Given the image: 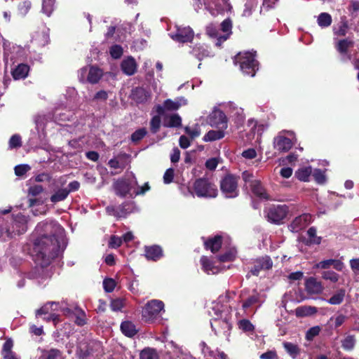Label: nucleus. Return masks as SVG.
Segmentation results:
<instances>
[{"label": "nucleus", "instance_id": "1", "mask_svg": "<svg viewBox=\"0 0 359 359\" xmlns=\"http://www.w3.org/2000/svg\"><path fill=\"white\" fill-rule=\"evenodd\" d=\"M38 237L34 242V260L41 267L48 266L57 256L64 239V229L57 222L44 221L36 227Z\"/></svg>", "mask_w": 359, "mask_h": 359}, {"label": "nucleus", "instance_id": "2", "mask_svg": "<svg viewBox=\"0 0 359 359\" xmlns=\"http://www.w3.org/2000/svg\"><path fill=\"white\" fill-rule=\"evenodd\" d=\"M209 313L212 317L210 324L215 334L228 339L232 327L230 309L219 304H216L212 306Z\"/></svg>", "mask_w": 359, "mask_h": 359}, {"label": "nucleus", "instance_id": "3", "mask_svg": "<svg viewBox=\"0 0 359 359\" xmlns=\"http://www.w3.org/2000/svg\"><path fill=\"white\" fill-rule=\"evenodd\" d=\"M233 62L235 65H239L243 74L252 77L258 69V62L255 58V55L250 52L239 53L234 57Z\"/></svg>", "mask_w": 359, "mask_h": 359}, {"label": "nucleus", "instance_id": "4", "mask_svg": "<svg viewBox=\"0 0 359 359\" xmlns=\"http://www.w3.org/2000/svg\"><path fill=\"white\" fill-rule=\"evenodd\" d=\"M164 304L162 301L152 299L148 302L142 311V320L149 323H154L160 317L161 313L164 311Z\"/></svg>", "mask_w": 359, "mask_h": 359}, {"label": "nucleus", "instance_id": "5", "mask_svg": "<svg viewBox=\"0 0 359 359\" xmlns=\"http://www.w3.org/2000/svg\"><path fill=\"white\" fill-rule=\"evenodd\" d=\"M193 189L195 194L200 198H215L218 194L217 187L204 178L196 180L194 183Z\"/></svg>", "mask_w": 359, "mask_h": 359}, {"label": "nucleus", "instance_id": "6", "mask_svg": "<svg viewBox=\"0 0 359 359\" xmlns=\"http://www.w3.org/2000/svg\"><path fill=\"white\" fill-rule=\"evenodd\" d=\"M137 181L133 172H128L124 179L117 180L114 184V188L116 194L120 196H125L131 191L135 190L137 186Z\"/></svg>", "mask_w": 359, "mask_h": 359}, {"label": "nucleus", "instance_id": "7", "mask_svg": "<svg viewBox=\"0 0 359 359\" xmlns=\"http://www.w3.org/2000/svg\"><path fill=\"white\" fill-rule=\"evenodd\" d=\"M294 133L283 130L273 139V148L280 152L288 151L293 146Z\"/></svg>", "mask_w": 359, "mask_h": 359}, {"label": "nucleus", "instance_id": "8", "mask_svg": "<svg viewBox=\"0 0 359 359\" xmlns=\"http://www.w3.org/2000/svg\"><path fill=\"white\" fill-rule=\"evenodd\" d=\"M4 60L6 66L14 64L24 55V50L21 46L9 41L4 42Z\"/></svg>", "mask_w": 359, "mask_h": 359}, {"label": "nucleus", "instance_id": "9", "mask_svg": "<svg viewBox=\"0 0 359 359\" xmlns=\"http://www.w3.org/2000/svg\"><path fill=\"white\" fill-rule=\"evenodd\" d=\"M238 178L233 175H226L220 182V189L226 198H235L238 195Z\"/></svg>", "mask_w": 359, "mask_h": 359}, {"label": "nucleus", "instance_id": "10", "mask_svg": "<svg viewBox=\"0 0 359 359\" xmlns=\"http://www.w3.org/2000/svg\"><path fill=\"white\" fill-rule=\"evenodd\" d=\"M102 76V71L98 67L90 66L80 69L79 79L81 82L97 83Z\"/></svg>", "mask_w": 359, "mask_h": 359}, {"label": "nucleus", "instance_id": "11", "mask_svg": "<svg viewBox=\"0 0 359 359\" xmlns=\"http://www.w3.org/2000/svg\"><path fill=\"white\" fill-rule=\"evenodd\" d=\"M287 213L288 208L285 205H272L266 210L268 220L274 224H280Z\"/></svg>", "mask_w": 359, "mask_h": 359}, {"label": "nucleus", "instance_id": "12", "mask_svg": "<svg viewBox=\"0 0 359 359\" xmlns=\"http://www.w3.org/2000/svg\"><path fill=\"white\" fill-rule=\"evenodd\" d=\"M186 104L187 100L183 97H179L175 100L168 99L164 101L163 105H156L153 110L159 115H163L166 111H176L181 106L185 105Z\"/></svg>", "mask_w": 359, "mask_h": 359}, {"label": "nucleus", "instance_id": "13", "mask_svg": "<svg viewBox=\"0 0 359 359\" xmlns=\"http://www.w3.org/2000/svg\"><path fill=\"white\" fill-rule=\"evenodd\" d=\"M175 30L171 32L169 34L170 37L180 43L191 41L194 38V32L189 27H180L176 25Z\"/></svg>", "mask_w": 359, "mask_h": 359}, {"label": "nucleus", "instance_id": "14", "mask_svg": "<svg viewBox=\"0 0 359 359\" xmlns=\"http://www.w3.org/2000/svg\"><path fill=\"white\" fill-rule=\"evenodd\" d=\"M27 217L21 213H18L13 216V230L7 229L4 233H3L1 236L4 237L5 239V236L11 237L12 234L16 231L18 234L22 233L26 231V224H27Z\"/></svg>", "mask_w": 359, "mask_h": 359}, {"label": "nucleus", "instance_id": "15", "mask_svg": "<svg viewBox=\"0 0 359 359\" xmlns=\"http://www.w3.org/2000/svg\"><path fill=\"white\" fill-rule=\"evenodd\" d=\"M200 262L202 266V269L207 274H217L225 269L224 266H222L221 264H216L215 262L210 260L205 256L201 257Z\"/></svg>", "mask_w": 359, "mask_h": 359}, {"label": "nucleus", "instance_id": "16", "mask_svg": "<svg viewBox=\"0 0 359 359\" xmlns=\"http://www.w3.org/2000/svg\"><path fill=\"white\" fill-rule=\"evenodd\" d=\"M272 266L273 262L269 257H260L255 261L254 266L251 269L250 272L254 276H258L260 271L269 269Z\"/></svg>", "mask_w": 359, "mask_h": 359}, {"label": "nucleus", "instance_id": "17", "mask_svg": "<svg viewBox=\"0 0 359 359\" xmlns=\"http://www.w3.org/2000/svg\"><path fill=\"white\" fill-rule=\"evenodd\" d=\"M311 221V216L309 214H304L297 217L289 226L292 232H298L307 226Z\"/></svg>", "mask_w": 359, "mask_h": 359}, {"label": "nucleus", "instance_id": "18", "mask_svg": "<svg viewBox=\"0 0 359 359\" xmlns=\"http://www.w3.org/2000/svg\"><path fill=\"white\" fill-rule=\"evenodd\" d=\"M353 42L348 39L339 40L337 45L336 48L337 51L342 55L341 60L344 62L348 61L351 59V55L348 53V49L351 47Z\"/></svg>", "mask_w": 359, "mask_h": 359}, {"label": "nucleus", "instance_id": "19", "mask_svg": "<svg viewBox=\"0 0 359 359\" xmlns=\"http://www.w3.org/2000/svg\"><path fill=\"white\" fill-rule=\"evenodd\" d=\"M131 98L137 103H144L151 99V93L143 88L137 87L132 90Z\"/></svg>", "mask_w": 359, "mask_h": 359}, {"label": "nucleus", "instance_id": "20", "mask_svg": "<svg viewBox=\"0 0 359 359\" xmlns=\"http://www.w3.org/2000/svg\"><path fill=\"white\" fill-rule=\"evenodd\" d=\"M231 27L232 25L231 20H225L222 22L220 28H219L221 33L219 36V42H215L217 46H220L221 44L229 37L231 34Z\"/></svg>", "mask_w": 359, "mask_h": 359}, {"label": "nucleus", "instance_id": "21", "mask_svg": "<svg viewBox=\"0 0 359 359\" xmlns=\"http://www.w3.org/2000/svg\"><path fill=\"white\" fill-rule=\"evenodd\" d=\"M211 125L215 126L221 129L226 128V118L224 112L220 110H215L212 112L210 116Z\"/></svg>", "mask_w": 359, "mask_h": 359}, {"label": "nucleus", "instance_id": "22", "mask_svg": "<svg viewBox=\"0 0 359 359\" xmlns=\"http://www.w3.org/2000/svg\"><path fill=\"white\" fill-rule=\"evenodd\" d=\"M305 287L306 292L311 294H318L321 293L323 290V287L321 283L312 277L306 280Z\"/></svg>", "mask_w": 359, "mask_h": 359}, {"label": "nucleus", "instance_id": "23", "mask_svg": "<svg viewBox=\"0 0 359 359\" xmlns=\"http://www.w3.org/2000/svg\"><path fill=\"white\" fill-rule=\"evenodd\" d=\"M121 69L128 76L133 75L137 71V63L135 59L132 57H128L123 60L121 62Z\"/></svg>", "mask_w": 359, "mask_h": 359}, {"label": "nucleus", "instance_id": "24", "mask_svg": "<svg viewBox=\"0 0 359 359\" xmlns=\"http://www.w3.org/2000/svg\"><path fill=\"white\" fill-rule=\"evenodd\" d=\"M13 346V340L11 339H7L4 342L1 350L3 359H18L15 353L12 351Z\"/></svg>", "mask_w": 359, "mask_h": 359}, {"label": "nucleus", "instance_id": "25", "mask_svg": "<svg viewBox=\"0 0 359 359\" xmlns=\"http://www.w3.org/2000/svg\"><path fill=\"white\" fill-rule=\"evenodd\" d=\"M252 193L262 199H268L269 196L259 180H253L250 184Z\"/></svg>", "mask_w": 359, "mask_h": 359}, {"label": "nucleus", "instance_id": "26", "mask_svg": "<svg viewBox=\"0 0 359 359\" xmlns=\"http://www.w3.org/2000/svg\"><path fill=\"white\" fill-rule=\"evenodd\" d=\"M145 256L147 259L156 261L163 256L161 248L158 245L145 248Z\"/></svg>", "mask_w": 359, "mask_h": 359}, {"label": "nucleus", "instance_id": "27", "mask_svg": "<svg viewBox=\"0 0 359 359\" xmlns=\"http://www.w3.org/2000/svg\"><path fill=\"white\" fill-rule=\"evenodd\" d=\"M29 67L25 64H19L12 71V76L15 80L25 79L29 72Z\"/></svg>", "mask_w": 359, "mask_h": 359}, {"label": "nucleus", "instance_id": "28", "mask_svg": "<svg viewBox=\"0 0 359 359\" xmlns=\"http://www.w3.org/2000/svg\"><path fill=\"white\" fill-rule=\"evenodd\" d=\"M205 245L207 249H210L212 252H217L222 245V237L216 236L214 238H210L205 242Z\"/></svg>", "mask_w": 359, "mask_h": 359}, {"label": "nucleus", "instance_id": "29", "mask_svg": "<svg viewBox=\"0 0 359 359\" xmlns=\"http://www.w3.org/2000/svg\"><path fill=\"white\" fill-rule=\"evenodd\" d=\"M41 358L42 359H64L62 353L57 348L43 350Z\"/></svg>", "mask_w": 359, "mask_h": 359}, {"label": "nucleus", "instance_id": "30", "mask_svg": "<svg viewBox=\"0 0 359 359\" xmlns=\"http://www.w3.org/2000/svg\"><path fill=\"white\" fill-rule=\"evenodd\" d=\"M192 54L199 60L210 56V52L205 45H197L192 50Z\"/></svg>", "mask_w": 359, "mask_h": 359}, {"label": "nucleus", "instance_id": "31", "mask_svg": "<svg viewBox=\"0 0 359 359\" xmlns=\"http://www.w3.org/2000/svg\"><path fill=\"white\" fill-rule=\"evenodd\" d=\"M317 312V309L311 306H303L297 307L295 309V315L297 317H305L315 314Z\"/></svg>", "mask_w": 359, "mask_h": 359}, {"label": "nucleus", "instance_id": "32", "mask_svg": "<svg viewBox=\"0 0 359 359\" xmlns=\"http://www.w3.org/2000/svg\"><path fill=\"white\" fill-rule=\"evenodd\" d=\"M196 3L195 6L198 8H201V0H196ZM224 2H226V0H222ZM204 5L205 6V8L212 14L215 15V11H218L219 8H217V5L215 4V0H203Z\"/></svg>", "mask_w": 359, "mask_h": 359}, {"label": "nucleus", "instance_id": "33", "mask_svg": "<svg viewBox=\"0 0 359 359\" xmlns=\"http://www.w3.org/2000/svg\"><path fill=\"white\" fill-rule=\"evenodd\" d=\"M121 330L123 334L130 337H133L137 332L135 325L130 321L123 322L121 325Z\"/></svg>", "mask_w": 359, "mask_h": 359}, {"label": "nucleus", "instance_id": "34", "mask_svg": "<svg viewBox=\"0 0 359 359\" xmlns=\"http://www.w3.org/2000/svg\"><path fill=\"white\" fill-rule=\"evenodd\" d=\"M311 173L312 169L311 166L303 167L296 171L295 176L300 181L308 182Z\"/></svg>", "mask_w": 359, "mask_h": 359}, {"label": "nucleus", "instance_id": "35", "mask_svg": "<svg viewBox=\"0 0 359 359\" xmlns=\"http://www.w3.org/2000/svg\"><path fill=\"white\" fill-rule=\"evenodd\" d=\"M348 29V25L347 21L342 20L333 27V32L335 36H344L347 34Z\"/></svg>", "mask_w": 359, "mask_h": 359}, {"label": "nucleus", "instance_id": "36", "mask_svg": "<svg viewBox=\"0 0 359 359\" xmlns=\"http://www.w3.org/2000/svg\"><path fill=\"white\" fill-rule=\"evenodd\" d=\"M182 124V118L181 117L177 114H172L168 116L165 119L164 126L165 127L174 128L179 127Z\"/></svg>", "mask_w": 359, "mask_h": 359}, {"label": "nucleus", "instance_id": "37", "mask_svg": "<svg viewBox=\"0 0 359 359\" xmlns=\"http://www.w3.org/2000/svg\"><path fill=\"white\" fill-rule=\"evenodd\" d=\"M257 304H261L259 294H254L243 301L242 307L245 311H247L248 309L252 307Z\"/></svg>", "mask_w": 359, "mask_h": 359}, {"label": "nucleus", "instance_id": "38", "mask_svg": "<svg viewBox=\"0 0 359 359\" xmlns=\"http://www.w3.org/2000/svg\"><path fill=\"white\" fill-rule=\"evenodd\" d=\"M224 136V133L222 130H210L203 137L204 142H211L222 139Z\"/></svg>", "mask_w": 359, "mask_h": 359}, {"label": "nucleus", "instance_id": "39", "mask_svg": "<svg viewBox=\"0 0 359 359\" xmlns=\"http://www.w3.org/2000/svg\"><path fill=\"white\" fill-rule=\"evenodd\" d=\"M69 194V191L67 189H60L51 196L50 201L54 203L64 201Z\"/></svg>", "mask_w": 359, "mask_h": 359}, {"label": "nucleus", "instance_id": "40", "mask_svg": "<svg viewBox=\"0 0 359 359\" xmlns=\"http://www.w3.org/2000/svg\"><path fill=\"white\" fill-rule=\"evenodd\" d=\"M140 359H159V357L155 349L148 347L140 352Z\"/></svg>", "mask_w": 359, "mask_h": 359}, {"label": "nucleus", "instance_id": "41", "mask_svg": "<svg viewBox=\"0 0 359 359\" xmlns=\"http://www.w3.org/2000/svg\"><path fill=\"white\" fill-rule=\"evenodd\" d=\"M237 252L236 249L231 248L224 254L218 257V260L220 263L232 262L236 257Z\"/></svg>", "mask_w": 359, "mask_h": 359}, {"label": "nucleus", "instance_id": "42", "mask_svg": "<svg viewBox=\"0 0 359 359\" xmlns=\"http://www.w3.org/2000/svg\"><path fill=\"white\" fill-rule=\"evenodd\" d=\"M318 24L321 27H327L332 23V17L327 13H321L317 20Z\"/></svg>", "mask_w": 359, "mask_h": 359}, {"label": "nucleus", "instance_id": "43", "mask_svg": "<svg viewBox=\"0 0 359 359\" xmlns=\"http://www.w3.org/2000/svg\"><path fill=\"white\" fill-rule=\"evenodd\" d=\"M345 297V290L341 289L337 292L327 302L332 305L341 304Z\"/></svg>", "mask_w": 359, "mask_h": 359}, {"label": "nucleus", "instance_id": "44", "mask_svg": "<svg viewBox=\"0 0 359 359\" xmlns=\"http://www.w3.org/2000/svg\"><path fill=\"white\" fill-rule=\"evenodd\" d=\"M283 346L286 351L293 358H296L297 355L299 353V349L297 345L290 343V342H284Z\"/></svg>", "mask_w": 359, "mask_h": 359}, {"label": "nucleus", "instance_id": "45", "mask_svg": "<svg viewBox=\"0 0 359 359\" xmlns=\"http://www.w3.org/2000/svg\"><path fill=\"white\" fill-rule=\"evenodd\" d=\"M161 115L157 114L151 119L150 129L153 133H156L160 129L161 123Z\"/></svg>", "mask_w": 359, "mask_h": 359}, {"label": "nucleus", "instance_id": "46", "mask_svg": "<svg viewBox=\"0 0 359 359\" xmlns=\"http://www.w3.org/2000/svg\"><path fill=\"white\" fill-rule=\"evenodd\" d=\"M185 133L191 137L192 140L198 137L201 135L200 126L195 124L193 127H185Z\"/></svg>", "mask_w": 359, "mask_h": 359}, {"label": "nucleus", "instance_id": "47", "mask_svg": "<svg viewBox=\"0 0 359 359\" xmlns=\"http://www.w3.org/2000/svg\"><path fill=\"white\" fill-rule=\"evenodd\" d=\"M55 0H43L42 11L50 16L54 9Z\"/></svg>", "mask_w": 359, "mask_h": 359}, {"label": "nucleus", "instance_id": "48", "mask_svg": "<svg viewBox=\"0 0 359 359\" xmlns=\"http://www.w3.org/2000/svg\"><path fill=\"white\" fill-rule=\"evenodd\" d=\"M59 306V304L55 302H49L43 306L41 309L36 311V316H40L43 314L51 313L52 307Z\"/></svg>", "mask_w": 359, "mask_h": 359}, {"label": "nucleus", "instance_id": "49", "mask_svg": "<svg viewBox=\"0 0 359 359\" xmlns=\"http://www.w3.org/2000/svg\"><path fill=\"white\" fill-rule=\"evenodd\" d=\"M206 32L211 38H215L217 39L216 42H219V36L221 34L219 28L211 24L207 27Z\"/></svg>", "mask_w": 359, "mask_h": 359}, {"label": "nucleus", "instance_id": "50", "mask_svg": "<svg viewBox=\"0 0 359 359\" xmlns=\"http://www.w3.org/2000/svg\"><path fill=\"white\" fill-rule=\"evenodd\" d=\"M322 277L325 280H330L332 283H336L338 281L339 276L334 271H325L322 273Z\"/></svg>", "mask_w": 359, "mask_h": 359}, {"label": "nucleus", "instance_id": "51", "mask_svg": "<svg viewBox=\"0 0 359 359\" xmlns=\"http://www.w3.org/2000/svg\"><path fill=\"white\" fill-rule=\"evenodd\" d=\"M256 6V2L255 0H248L245 4V8L243 10V15L248 17L252 14V10Z\"/></svg>", "mask_w": 359, "mask_h": 359}, {"label": "nucleus", "instance_id": "52", "mask_svg": "<svg viewBox=\"0 0 359 359\" xmlns=\"http://www.w3.org/2000/svg\"><path fill=\"white\" fill-rule=\"evenodd\" d=\"M116 285L115 280L112 278H105L103 280V287L107 292H111L114 290Z\"/></svg>", "mask_w": 359, "mask_h": 359}, {"label": "nucleus", "instance_id": "53", "mask_svg": "<svg viewBox=\"0 0 359 359\" xmlns=\"http://www.w3.org/2000/svg\"><path fill=\"white\" fill-rule=\"evenodd\" d=\"M355 340L353 336H348L342 341V346L346 350H351L355 346Z\"/></svg>", "mask_w": 359, "mask_h": 359}, {"label": "nucleus", "instance_id": "54", "mask_svg": "<svg viewBox=\"0 0 359 359\" xmlns=\"http://www.w3.org/2000/svg\"><path fill=\"white\" fill-rule=\"evenodd\" d=\"M125 301L123 299H115L111 302L110 306L114 311H121L124 306Z\"/></svg>", "mask_w": 359, "mask_h": 359}, {"label": "nucleus", "instance_id": "55", "mask_svg": "<svg viewBox=\"0 0 359 359\" xmlns=\"http://www.w3.org/2000/svg\"><path fill=\"white\" fill-rule=\"evenodd\" d=\"M31 8V2L27 0H24L18 5V11L22 15H25Z\"/></svg>", "mask_w": 359, "mask_h": 359}, {"label": "nucleus", "instance_id": "56", "mask_svg": "<svg viewBox=\"0 0 359 359\" xmlns=\"http://www.w3.org/2000/svg\"><path fill=\"white\" fill-rule=\"evenodd\" d=\"M239 328L245 332H250L254 330V325L246 319H243L238 323Z\"/></svg>", "mask_w": 359, "mask_h": 359}, {"label": "nucleus", "instance_id": "57", "mask_svg": "<svg viewBox=\"0 0 359 359\" xmlns=\"http://www.w3.org/2000/svg\"><path fill=\"white\" fill-rule=\"evenodd\" d=\"M307 234L309 237V241L311 243L318 244L320 242V238L316 236V229L311 227L307 231Z\"/></svg>", "mask_w": 359, "mask_h": 359}, {"label": "nucleus", "instance_id": "58", "mask_svg": "<svg viewBox=\"0 0 359 359\" xmlns=\"http://www.w3.org/2000/svg\"><path fill=\"white\" fill-rule=\"evenodd\" d=\"M147 134L145 128H140L134 132L131 135V140L133 142H138L142 140Z\"/></svg>", "mask_w": 359, "mask_h": 359}, {"label": "nucleus", "instance_id": "59", "mask_svg": "<svg viewBox=\"0 0 359 359\" xmlns=\"http://www.w3.org/2000/svg\"><path fill=\"white\" fill-rule=\"evenodd\" d=\"M313 176L318 184H323L325 182V176L324 172L320 169H316L313 172Z\"/></svg>", "mask_w": 359, "mask_h": 359}, {"label": "nucleus", "instance_id": "60", "mask_svg": "<svg viewBox=\"0 0 359 359\" xmlns=\"http://www.w3.org/2000/svg\"><path fill=\"white\" fill-rule=\"evenodd\" d=\"M110 54L111 57L114 59H118L121 57L123 54V49L121 46L118 45H114L110 48Z\"/></svg>", "mask_w": 359, "mask_h": 359}, {"label": "nucleus", "instance_id": "61", "mask_svg": "<svg viewBox=\"0 0 359 359\" xmlns=\"http://www.w3.org/2000/svg\"><path fill=\"white\" fill-rule=\"evenodd\" d=\"M21 146V137L18 135H13L9 140V147L16 148Z\"/></svg>", "mask_w": 359, "mask_h": 359}, {"label": "nucleus", "instance_id": "62", "mask_svg": "<svg viewBox=\"0 0 359 359\" xmlns=\"http://www.w3.org/2000/svg\"><path fill=\"white\" fill-rule=\"evenodd\" d=\"M30 170L28 165H18L15 167V174L17 176H22Z\"/></svg>", "mask_w": 359, "mask_h": 359}, {"label": "nucleus", "instance_id": "63", "mask_svg": "<svg viewBox=\"0 0 359 359\" xmlns=\"http://www.w3.org/2000/svg\"><path fill=\"white\" fill-rule=\"evenodd\" d=\"M43 189L41 185L35 184L29 188L28 193L32 196H36L43 191Z\"/></svg>", "mask_w": 359, "mask_h": 359}, {"label": "nucleus", "instance_id": "64", "mask_svg": "<svg viewBox=\"0 0 359 359\" xmlns=\"http://www.w3.org/2000/svg\"><path fill=\"white\" fill-rule=\"evenodd\" d=\"M133 205L132 203H125L123 205L121 210L117 213V217H124L127 213L132 211Z\"/></svg>", "mask_w": 359, "mask_h": 359}]
</instances>
